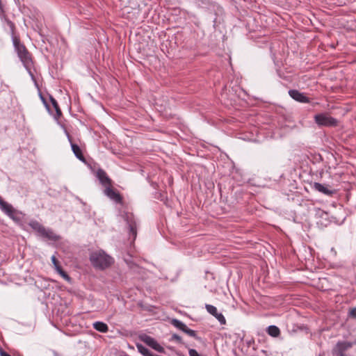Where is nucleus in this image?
Here are the masks:
<instances>
[{
  "label": "nucleus",
  "mask_w": 356,
  "mask_h": 356,
  "mask_svg": "<svg viewBox=\"0 0 356 356\" xmlns=\"http://www.w3.org/2000/svg\"><path fill=\"white\" fill-rule=\"evenodd\" d=\"M49 99H50V101L52 104V106L53 105H56V104L57 103L56 100L52 97V96H49Z\"/></svg>",
  "instance_id": "obj_28"
},
{
  "label": "nucleus",
  "mask_w": 356,
  "mask_h": 356,
  "mask_svg": "<svg viewBox=\"0 0 356 356\" xmlns=\"http://www.w3.org/2000/svg\"><path fill=\"white\" fill-rule=\"evenodd\" d=\"M315 122L319 126L336 127L337 120L325 113L317 114L314 116Z\"/></svg>",
  "instance_id": "obj_5"
},
{
  "label": "nucleus",
  "mask_w": 356,
  "mask_h": 356,
  "mask_svg": "<svg viewBox=\"0 0 356 356\" xmlns=\"http://www.w3.org/2000/svg\"><path fill=\"white\" fill-rule=\"evenodd\" d=\"M40 98H41V100L42 101V102L44 103V104L45 105V106L47 107V108L49 109L48 104L47 103L45 99L41 95H40Z\"/></svg>",
  "instance_id": "obj_27"
},
{
  "label": "nucleus",
  "mask_w": 356,
  "mask_h": 356,
  "mask_svg": "<svg viewBox=\"0 0 356 356\" xmlns=\"http://www.w3.org/2000/svg\"><path fill=\"white\" fill-rule=\"evenodd\" d=\"M55 270H56V272L65 280L70 282V276L67 274V273L65 271H64L63 270V268H61V266L60 265H58V266H56L55 268Z\"/></svg>",
  "instance_id": "obj_18"
},
{
  "label": "nucleus",
  "mask_w": 356,
  "mask_h": 356,
  "mask_svg": "<svg viewBox=\"0 0 356 356\" xmlns=\"http://www.w3.org/2000/svg\"><path fill=\"white\" fill-rule=\"evenodd\" d=\"M267 333L273 337H277L280 334V330L275 325H270L267 328Z\"/></svg>",
  "instance_id": "obj_16"
},
{
  "label": "nucleus",
  "mask_w": 356,
  "mask_h": 356,
  "mask_svg": "<svg viewBox=\"0 0 356 356\" xmlns=\"http://www.w3.org/2000/svg\"><path fill=\"white\" fill-rule=\"evenodd\" d=\"M49 99H50V101L52 104V106L53 105H56V104L57 103L56 100L52 97V96H49Z\"/></svg>",
  "instance_id": "obj_29"
},
{
  "label": "nucleus",
  "mask_w": 356,
  "mask_h": 356,
  "mask_svg": "<svg viewBox=\"0 0 356 356\" xmlns=\"http://www.w3.org/2000/svg\"><path fill=\"white\" fill-rule=\"evenodd\" d=\"M128 229L131 234H132L133 240H135L137 234V229L136 224H129Z\"/></svg>",
  "instance_id": "obj_20"
},
{
  "label": "nucleus",
  "mask_w": 356,
  "mask_h": 356,
  "mask_svg": "<svg viewBox=\"0 0 356 356\" xmlns=\"http://www.w3.org/2000/svg\"><path fill=\"white\" fill-rule=\"evenodd\" d=\"M31 225H32V227L35 230H36L38 234L43 238L54 241H57L60 238V237L58 235L53 232L51 230L46 229L44 227L41 225V224Z\"/></svg>",
  "instance_id": "obj_4"
},
{
  "label": "nucleus",
  "mask_w": 356,
  "mask_h": 356,
  "mask_svg": "<svg viewBox=\"0 0 356 356\" xmlns=\"http://www.w3.org/2000/svg\"><path fill=\"white\" fill-rule=\"evenodd\" d=\"M189 356H199V353L195 349H189L188 350Z\"/></svg>",
  "instance_id": "obj_25"
},
{
  "label": "nucleus",
  "mask_w": 356,
  "mask_h": 356,
  "mask_svg": "<svg viewBox=\"0 0 356 356\" xmlns=\"http://www.w3.org/2000/svg\"><path fill=\"white\" fill-rule=\"evenodd\" d=\"M353 343L349 341H339L332 349L333 355L336 356H348L346 355V350L352 348Z\"/></svg>",
  "instance_id": "obj_6"
},
{
  "label": "nucleus",
  "mask_w": 356,
  "mask_h": 356,
  "mask_svg": "<svg viewBox=\"0 0 356 356\" xmlns=\"http://www.w3.org/2000/svg\"><path fill=\"white\" fill-rule=\"evenodd\" d=\"M90 260L92 266L101 270L108 268L113 263V259L103 250H97L92 252Z\"/></svg>",
  "instance_id": "obj_1"
},
{
  "label": "nucleus",
  "mask_w": 356,
  "mask_h": 356,
  "mask_svg": "<svg viewBox=\"0 0 356 356\" xmlns=\"http://www.w3.org/2000/svg\"><path fill=\"white\" fill-rule=\"evenodd\" d=\"M205 307L207 309V311L213 316L217 315V314L218 313L217 308L211 305H206Z\"/></svg>",
  "instance_id": "obj_19"
},
{
  "label": "nucleus",
  "mask_w": 356,
  "mask_h": 356,
  "mask_svg": "<svg viewBox=\"0 0 356 356\" xmlns=\"http://www.w3.org/2000/svg\"><path fill=\"white\" fill-rule=\"evenodd\" d=\"M55 111H56V117L57 118H59L61 115H62V112L59 108V106L58 104V103L56 104V105H53Z\"/></svg>",
  "instance_id": "obj_24"
},
{
  "label": "nucleus",
  "mask_w": 356,
  "mask_h": 356,
  "mask_svg": "<svg viewBox=\"0 0 356 356\" xmlns=\"http://www.w3.org/2000/svg\"><path fill=\"white\" fill-rule=\"evenodd\" d=\"M51 261L54 264V268L56 266H58V265H60L59 261L57 260V259L56 258V257L54 255L51 257Z\"/></svg>",
  "instance_id": "obj_26"
},
{
  "label": "nucleus",
  "mask_w": 356,
  "mask_h": 356,
  "mask_svg": "<svg viewBox=\"0 0 356 356\" xmlns=\"http://www.w3.org/2000/svg\"><path fill=\"white\" fill-rule=\"evenodd\" d=\"M289 95L294 100L300 103H309V99L305 95L304 93L300 92L298 90H290Z\"/></svg>",
  "instance_id": "obj_11"
},
{
  "label": "nucleus",
  "mask_w": 356,
  "mask_h": 356,
  "mask_svg": "<svg viewBox=\"0 0 356 356\" xmlns=\"http://www.w3.org/2000/svg\"><path fill=\"white\" fill-rule=\"evenodd\" d=\"M104 194L115 203H121L122 198L120 194L111 186H106L104 191Z\"/></svg>",
  "instance_id": "obj_10"
},
{
  "label": "nucleus",
  "mask_w": 356,
  "mask_h": 356,
  "mask_svg": "<svg viewBox=\"0 0 356 356\" xmlns=\"http://www.w3.org/2000/svg\"><path fill=\"white\" fill-rule=\"evenodd\" d=\"M172 325H173L177 329L181 330L184 333L187 334L190 337L197 338L195 331L189 329L184 323L177 319H172L171 321Z\"/></svg>",
  "instance_id": "obj_9"
},
{
  "label": "nucleus",
  "mask_w": 356,
  "mask_h": 356,
  "mask_svg": "<svg viewBox=\"0 0 356 356\" xmlns=\"http://www.w3.org/2000/svg\"><path fill=\"white\" fill-rule=\"evenodd\" d=\"M215 317L222 325H225L226 323L225 318L221 313H218L217 315L215 316Z\"/></svg>",
  "instance_id": "obj_21"
},
{
  "label": "nucleus",
  "mask_w": 356,
  "mask_h": 356,
  "mask_svg": "<svg viewBox=\"0 0 356 356\" xmlns=\"http://www.w3.org/2000/svg\"><path fill=\"white\" fill-rule=\"evenodd\" d=\"M96 176L105 188L111 185V179L108 177L106 172L103 169H98Z\"/></svg>",
  "instance_id": "obj_12"
},
{
  "label": "nucleus",
  "mask_w": 356,
  "mask_h": 356,
  "mask_svg": "<svg viewBox=\"0 0 356 356\" xmlns=\"http://www.w3.org/2000/svg\"><path fill=\"white\" fill-rule=\"evenodd\" d=\"M199 356H200V355H199Z\"/></svg>",
  "instance_id": "obj_31"
},
{
  "label": "nucleus",
  "mask_w": 356,
  "mask_h": 356,
  "mask_svg": "<svg viewBox=\"0 0 356 356\" xmlns=\"http://www.w3.org/2000/svg\"><path fill=\"white\" fill-rule=\"evenodd\" d=\"M136 348H137L138 352L140 353H141L143 356H159V355H154L147 348H145L140 343H137Z\"/></svg>",
  "instance_id": "obj_15"
},
{
  "label": "nucleus",
  "mask_w": 356,
  "mask_h": 356,
  "mask_svg": "<svg viewBox=\"0 0 356 356\" xmlns=\"http://www.w3.org/2000/svg\"><path fill=\"white\" fill-rule=\"evenodd\" d=\"M172 339L176 341L179 343H182L181 337L177 334H173L172 335Z\"/></svg>",
  "instance_id": "obj_23"
},
{
  "label": "nucleus",
  "mask_w": 356,
  "mask_h": 356,
  "mask_svg": "<svg viewBox=\"0 0 356 356\" xmlns=\"http://www.w3.org/2000/svg\"><path fill=\"white\" fill-rule=\"evenodd\" d=\"M93 327L102 333H106L108 331V325L102 321H96L93 323Z\"/></svg>",
  "instance_id": "obj_14"
},
{
  "label": "nucleus",
  "mask_w": 356,
  "mask_h": 356,
  "mask_svg": "<svg viewBox=\"0 0 356 356\" xmlns=\"http://www.w3.org/2000/svg\"><path fill=\"white\" fill-rule=\"evenodd\" d=\"M0 355H1V356H10L9 354H8L7 353H6L4 351H1Z\"/></svg>",
  "instance_id": "obj_30"
},
{
  "label": "nucleus",
  "mask_w": 356,
  "mask_h": 356,
  "mask_svg": "<svg viewBox=\"0 0 356 356\" xmlns=\"http://www.w3.org/2000/svg\"><path fill=\"white\" fill-rule=\"evenodd\" d=\"M122 220L125 222H134V216L132 213L124 211L122 213Z\"/></svg>",
  "instance_id": "obj_17"
},
{
  "label": "nucleus",
  "mask_w": 356,
  "mask_h": 356,
  "mask_svg": "<svg viewBox=\"0 0 356 356\" xmlns=\"http://www.w3.org/2000/svg\"><path fill=\"white\" fill-rule=\"evenodd\" d=\"M140 339L147 346H149L154 350L158 351L159 353H165L164 348L160 344H159L158 342L152 337L148 336L147 334H143L140 337Z\"/></svg>",
  "instance_id": "obj_8"
},
{
  "label": "nucleus",
  "mask_w": 356,
  "mask_h": 356,
  "mask_svg": "<svg viewBox=\"0 0 356 356\" xmlns=\"http://www.w3.org/2000/svg\"><path fill=\"white\" fill-rule=\"evenodd\" d=\"M312 188L327 196L332 197L337 193V190L330 185L322 184L318 182L313 184Z\"/></svg>",
  "instance_id": "obj_7"
},
{
  "label": "nucleus",
  "mask_w": 356,
  "mask_h": 356,
  "mask_svg": "<svg viewBox=\"0 0 356 356\" xmlns=\"http://www.w3.org/2000/svg\"><path fill=\"white\" fill-rule=\"evenodd\" d=\"M0 209L14 221L18 222L24 219V213L14 209L10 204L4 201L1 197Z\"/></svg>",
  "instance_id": "obj_3"
},
{
  "label": "nucleus",
  "mask_w": 356,
  "mask_h": 356,
  "mask_svg": "<svg viewBox=\"0 0 356 356\" xmlns=\"http://www.w3.org/2000/svg\"><path fill=\"white\" fill-rule=\"evenodd\" d=\"M348 316L350 318H356V307H353L349 309Z\"/></svg>",
  "instance_id": "obj_22"
},
{
  "label": "nucleus",
  "mask_w": 356,
  "mask_h": 356,
  "mask_svg": "<svg viewBox=\"0 0 356 356\" xmlns=\"http://www.w3.org/2000/svg\"><path fill=\"white\" fill-rule=\"evenodd\" d=\"M13 45L17 53L19 58L23 63L26 67H29L31 64V58L29 51L25 46L20 42V40L17 37L13 38Z\"/></svg>",
  "instance_id": "obj_2"
},
{
  "label": "nucleus",
  "mask_w": 356,
  "mask_h": 356,
  "mask_svg": "<svg viewBox=\"0 0 356 356\" xmlns=\"http://www.w3.org/2000/svg\"><path fill=\"white\" fill-rule=\"evenodd\" d=\"M67 138L71 143L72 150L73 153L74 154V155L76 156V157L78 159H79L80 161L84 162L86 161V159L82 154V151H81V148L79 147L78 145L74 144L71 141V137L69 134H67Z\"/></svg>",
  "instance_id": "obj_13"
}]
</instances>
